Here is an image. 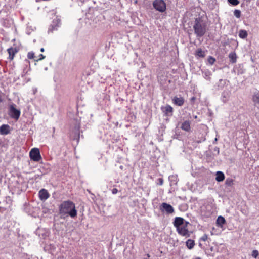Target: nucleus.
<instances>
[{"label":"nucleus","mask_w":259,"mask_h":259,"mask_svg":"<svg viewBox=\"0 0 259 259\" xmlns=\"http://www.w3.org/2000/svg\"><path fill=\"white\" fill-rule=\"evenodd\" d=\"M59 213L63 218L68 215L75 218L77 215L75 204L69 200L63 202L59 206Z\"/></svg>","instance_id":"nucleus-1"},{"label":"nucleus","mask_w":259,"mask_h":259,"mask_svg":"<svg viewBox=\"0 0 259 259\" xmlns=\"http://www.w3.org/2000/svg\"><path fill=\"white\" fill-rule=\"evenodd\" d=\"M193 29L196 37H203L206 32V24L201 18L198 17L195 19Z\"/></svg>","instance_id":"nucleus-2"},{"label":"nucleus","mask_w":259,"mask_h":259,"mask_svg":"<svg viewBox=\"0 0 259 259\" xmlns=\"http://www.w3.org/2000/svg\"><path fill=\"white\" fill-rule=\"evenodd\" d=\"M215 209L214 201L212 199H208L205 201L201 207L202 215L206 218L210 217Z\"/></svg>","instance_id":"nucleus-3"},{"label":"nucleus","mask_w":259,"mask_h":259,"mask_svg":"<svg viewBox=\"0 0 259 259\" xmlns=\"http://www.w3.org/2000/svg\"><path fill=\"white\" fill-rule=\"evenodd\" d=\"M73 124L71 132V135L73 140L78 141L80 137V123L77 119H74L72 121Z\"/></svg>","instance_id":"nucleus-4"},{"label":"nucleus","mask_w":259,"mask_h":259,"mask_svg":"<svg viewBox=\"0 0 259 259\" xmlns=\"http://www.w3.org/2000/svg\"><path fill=\"white\" fill-rule=\"evenodd\" d=\"M153 7L160 12H164L166 9V3L163 0H155L153 2Z\"/></svg>","instance_id":"nucleus-5"},{"label":"nucleus","mask_w":259,"mask_h":259,"mask_svg":"<svg viewBox=\"0 0 259 259\" xmlns=\"http://www.w3.org/2000/svg\"><path fill=\"white\" fill-rule=\"evenodd\" d=\"M16 105L13 104L9 107V115L11 118L17 120L20 116V110L16 108Z\"/></svg>","instance_id":"nucleus-6"},{"label":"nucleus","mask_w":259,"mask_h":259,"mask_svg":"<svg viewBox=\"0 0 259 259\" xmlns=\"http://www.w3.org/2000/svg\"><path fill=\"white\" fill-rule=\"evenodd\" d=\"M29 156L31 160L38 162L41 159V156L38 148H33L29 152Z\"/></svg>","instance_id":"nucleus-7"},{"label":"nucleus","mask_w":259,"mask_h":259,"mask_svg":"<svg viewBox=\"0 0 259 259\" xmlns=\"http://www.w3.org/2000/svg\"><path fill=\"white\" fill-rule=\"evenodd\" d=\"M159 208L161 211L167 214H171L174 212L173 207L170 204L165 202L161 203L160 205Z\"/></svg>","instance_id":"nucleus-8"},{"label":"nucleus","mask_w":259,"mask_h":259,"mask_svg":"<svg viewBox=\"0 0 259 259\" xmlns=\"http://www.w3.org/2000/svg\"><path fill=\"white\" fill-rule=\"evenodd\" d=\"M189 224L188 222L186 221L184 225L179 227L177 228V231L179 234L181 236L189 237L190 236V234L189 233V231L187 229V225Z\"/></svg>","instance_id":"nucleus-9"},{"label":"nucleus","mask_w":259,"mask_h":259,"mask_svg":"<svg viewBox=\"0 0 259 259\" xmlns=\"http://www.w3.org/2000/svg\"><path fill=\"white\" fill-rule=\"evenodd\" d=\"M39 199L43 201H46L50 196L48 191L45 189H41L38 193Z\"/></svg>","instance_id":"nucleus-10"},{"label":"nucleus","mask_w":259,"mask_h":259,"mask_svg":"<svg viewBox=\"0 0 259 259\" xmlns=\"http://www.w3.org/2000/svg\"><path fill=\"white\" fill-rule=\"evenodd\" d=\"M46 248L52 255H56L59 249L58 246L55 244H50L48 246H46Z\"/></svg>","instance_id":"nucleus-11"},{"label":"nucleus","mask_w":259,"mask_h":259,"mask_svg":"<svg viewBox=\"0 0 259 259\" xmlns=\"http://www.w3.org/2000/svg\"><path fill=\"white\" fill-rule=\"evenodd\" d=\"M18 49L16 48L11 47L7 49V52L9 54L8 59L12 60L15 54L18 52Z\"/></svg>","instance_id":"nucleus-12"},{"label":"nucleus","mask_w":259,"mask_h":259,"mask_svg":"<svg viewBox=\"0 0 259 259\" xmlns=\"http://www.w3.org/2000/svg\"><path fill=\"white\" fill-rule=\"evenodd\" d=\"M10 127L8 124H3L0 126V134L2 135H6L10 132Z\"/></svg>","instance_id":"nucleus-13"},{"label":"nucleus","mask_w":259,"mask_h":259,"mask_svg":"<svg viewBox=\"0 0 259 259\" xmlns=\"http://www.w3.org/2000/svg\"><path fill=\"white\" fill-rule=\"evenodd\" d=\"M231 92L229 90H224L221 95V100L224 103H226L230 98Z\"/></svg>","instance_id":"nucleus-14"},{"label":"nucleus","mask_w":259,"mask_h":259,"mask_svg":"<svg viewBox=\"0 0 259 259\" xmlns=\"http://www.w3.org/2000/svg\"><path fill=\"white\" fill-rule=\"evenodd\" d=\"M174 226L177 228L180 226L184 225V219L181 217H176L173 222Z\"/></svg>","instance_id":"nucleus-15"},{"label":"nucleus","mask_w":259,"mask_h":259,"mask_svg":"<svg viewBox=\"0 0 259 259\" xmlns=\"http://www.w3.org/2000/svg\"><path fill=\"white\" fill-rule=\"evenodd\" d=\"M181 128L187 132H190L191 131L190 121L188 120L184 121L181 124Z\"/></svg>","instance_id":"nucleus-16"},{"label":"nucleus","mask_w":259,"mask_h":259,"mask_svg":"<svg viewBox=\"0 0 259 259\" xmlns=\"http://www.w3.org/2000/svg\"><path fill=\"white\" fill-rule=\"evenodd\" d=\"M162 109L165 115L170 116L172 115L173 108L170 105H167L164 107L162 108Z\"/></svg>","instance_id":"nucleus-17"},{"label":"nucleus","mask_w":259,"mask_h":259,"mask_svg":"<svg viewBox=\"0 0 259 259\" xmlns=\"http://www.w3.org/2000/svg\"><path fill=\"white\" fill-rule=\"evenodd\" d=\"M172 100L174 104L179 106H182L184 103V99L182 97H175Z\"/></svg>","instance_id":"nucleus-18"},{"label":"nucleus","mask_w":259,"mask_h":259,"mask_svg":"<svg viewBox=\"0 0 259 259\" xmlns=\"http://www.w3.org/2000/svg\"><path fill=\"white\" fill-rule=\"evenodd\" d=\"M216 177H215V180L218 182H221L224 180L225 179V175L221 171H218L216 172Z\"/></svg>","instance_id":"nucleus-19"},{"label":"nucleus","mask_w":259,"mask_h":259,"mask_svg":"<svg viewBox=\"0 0 259 259\" xmlns=\"http://www.w3.org/2000/svg\"><path fill=\"white\" fill-rule=\"evenodd\" d=\"M226 223L225 218L222 216H219L216 221L217 226L221 228L223 227V225Z\"/></svg>","instance_id":"nucleus-20"},{"label":"nucleus","mask_w":259,"mask_h":259,"mask_svg":"<svg viewBox=\"0 0 259 259\" xmlns=\"http://www.w3.org/2000/svg\"><path fill=\"white\" fill-rule=\"evenodd\" d=\"M252 101L254 106H259V92L254 94L252 96Z\"/></svg>","instance_id":"nucleus-21"},{"label":"nucleus","mask_w":259,"mask_h":259,"mask_svg":"<svg viewBox=\"0 0 259 259\" xmlns=\"http://www.w3.org/2000/svg\"><path fill=\"white\" fill-rule=\"evenodd\" d=\"M195 55L197 58H204L205 56V53L201 48H199L196 51Z\"/></svg>","instance_id":"nucleus-22"},{"label":"nucleus","mask_w":259,"mask_h":259,"mask_svg":"<svg viewBox=\"0 0 259 259\" xmlns=\"http://www.w3.org/2000/svg\"><path fill=\"white\" fill-rule=\"evenodd\" d=\"M203 77L210 81L211 79V72L209 70H205L202 71Z\"/></svg>","instance_id":"nucleus-23"},{"label":"nucleus","mask_w":259,"mask_h":259,"mask_svg":"<svg viewBox=\"0 0 259 259\" xmlns=\"http://www.w3.org/2000/svg\"><path fill=\"white\" fill-rule=\"evenodd\" d=\"M229 58L231 63H234L236 62L237 56L235 52H232L229 54Z\"/></svg>","instance_id":"nucleus-24"},{"label":"nucleus","mask_w":259,"mask_h":259,"mask_svg":"<svg viewBox=\"0 0 259 259\" xmlns=\"http://www.w3.org/2000/svg\"><path fill=\"white\" fill-rule=\"evenodd\" d=\"M238 36L242 39H245L248 36L247 31L243 29L240 30L239 31Z\"/></svg>","instance_id":"nucleus-25"},{"label":"nucleus","mask_w":259,"mask_h":259,"mask_svg":"<svg viewBox=\"0 0 259 259\" xmlns=\"http://www.w3.org/2000/svg\"><path fill=\"white\" fill-rule=\"evenodd\" d=\"M186 244L187 247L189 249H192L195 245L194 241L192 239H188L186 241Z\"/></svg>","instance_id":"nucleus-26"},{"label":"nucleus","mask_w":259,"mask_h":259,"mask_svg":"<svg viewBox=\"0 0 259 259\" xmlns=\"http://www.w3.org/2000/svg\"><path fill=\"white\" fill-rule=\"evenodd\" d=\"M225 184L228 186H232L233 185V180L231 178H227L226 180Z\"/></svg>","instance_id":"nucleus-27"},{"label":"nucleus","mask_w":259,"mask_h":259,"mask_svg":"<svg viewBox=\"0 0 259 259\" xmlns=\"http://www.w3.org/2000/svg\"><path fill=\"white\" fill-rule=\"evenodd\" d=\"M226 82L225 80L220 79L218 83V89H222L225 85Z\"/></svg>","instance_id":"nucleus-28"},{"label":"nucleus","mask_w":259,"mask_h":259,"mask_svg":"<svg viewBox=\"0 0 259 259\" xmlns=\"http://www.w3.org/2000/svg\"><path fill=\"white\" fill-rule=\"evenodd\" d=\"M27 58L29 59H35V56L34 53L32 51L28 52L27 54Z\"/></svg>","instance_id":"nucleus-29"},{"label":"nucleus","mask_w":259,"mask_h":259,"mask_svg":"<svg viewBox=\"0 0 259 259\" xmlns=\"http://www.w3.org/2000/svg\"><path fill=\"white\" fill-rule=\"evenodd\" d=\"M234 15L237 18L241 17V11L239 10H235L234 11Z\"/></svg>","instance_id":"nucleus-30"},{"label":"nucleus","mask_w":259,"mask_h":259,"mask_svg":"<svg viewBox=\"0 0 259 259\" xmlns=\"http://www.w3.org/2000/svg\"><path fill=\"white\" fill-rule=\"evenodd\" d=\"M228 2L233 6H236L239 3V1L238 0H228Z\"/></svg>","instance_id":"nucleus-31"},{"label":"nucleus","mask_w":259,"mask_h":259,"mask_svg":"<svg viewBox=\"0 0 259 259\" xmlns=\"http://www.w3.org/2000/svg\"><path fill=\"white\" fill-rule=\"evenodd\" d=\"M207 61L210 64L212 65L214 63L215 59L212 56H209Z\"/></svg>","instance_id":"nucleus-32"},{"label":"nucleus","mask_w":259,"mask_h":259,"mask_svg":"<svg viewBox=\"0 0 259 259\" xmlns=\"http://www.w3.org/2000/svg\"><path fill=\"white\" fill-rule=\"evenodd\" d=\"M255 117L259 119V106H255Z\"/></svg>","instance_id":"nucleus-33"},{"label":"nucleus","mask_w":259,"mask_h":259,"mask_svg":"<svg viewBox=\"0 0 259 259\" xmlns=\"http://www.w3.org/2000/svg\"><path fill=\"white\" fill-rule=\"evenodd\" d=\"M258 255L259 253L257 250H254L252 251L251 255L253 257L256 258Z\"/></svg>","instance_id":"nucleus-34"},{"label":"nucleus","mask_w":259,"mask_h":259,"mask_svg":"<svg viewBox=\"0 0 259 259\" xmlns=\"http://www.w3.org/2000/svg\"><path fill=\"white\" fill-rule=\"evenodd\" d=\"M208 238V236L206 234L203 235L200 238V240L203 241H205Z\"/></svg>","instance_id":"nucleus-35"},{"label":"nucleus","mask_w":259,"mask_h":259,"mask_svg":"<svg viewBox=\"0 0 259 259\" xmlns=\"http://www.w3.org/2000/svg\"><path fill=\"white\" fill-rule=\"evenodd\" d=\"M39 56L40 58L37 59H34L35 61L37 62V61L41 60L45 58V56L43 55L42 54H40Z\"/></svg>","instance_id":"nucleus-36"},{"label":"nucleus","mask_w":259,"mask_h":259,"mask_svg":"<svg viewBox=\"0 0 259 259\" xmlns=\"http://www.w3.org/2000/svg\"><path fill=\"white\" fill-rule=\"evenodd\" d=\"M54 30H57L56 27H54L53 25L51 26V28L49 29L48 32H52Z\"/></svg>","instance_id":"nucleus-37"},{"label":"nucleus","mask_w":259,"mask_h":259,"mask_svg":"<svg viewBox=\"0 0 259 259\" xmlns=\"http://www.w3.org/2000/svg\"><path fill=\"white\" fill-rule=\"evenodd\" d=\"M117 192H118V190L116 188H113L112 190V193L113 194H116L117 193Z\"/></svg>","instance_id":"nucleus-38"},{"label":"nucleus","mask_w":259,"mask_h":259,"mask_svg":"<svg viewBox=\"0 0 259 259\" xmlns=\"http://www.w3.org/2000/svg\"><path fill=\"white\" fill-rule=\"evenodd\" d=\"M158 180L159 181L158 184L159 185H162L163 184V179L162 178H159Z\"/></svg>","instance_id":"nucleus-39"},{"label":"nucleus","mask_w":259,"mask_h":259,"mask_svg":"<svg viewBox=\"0 0 259 259\" xmlns=\"http://www.w3.org/2000/svg\"><path fill=\"white\" fill-rule=\"evenodd\" d=\"M195 100H196V97L194 96H193L190 98V101H191V103H193Z\"/></svg>","instance_id":"nucleus-40"},{"label":"nucleus","mask_w":259,"mask_h":259,"mask_svg":"<svg viewBox=\"0 0 259 259\" xmlns=\"http://www.w3.org/2000/svg\"><path fill=\"white\" fill-rule=\"evenodd\" d=\"M214 151L216 152L218 154H219V148L217 147H214Z\"/></svg>","instance_id":"nucleus-41"},{"label":"nucleus","mask_w":259,"mask_h":259,"mask_svg":"<svg viewBox=\"0 0 259 259\" xmlns=\"http://www.w3.org/2000/svg\"><path fill=\"white\" fill-rule=\"evenodd\" d=\"M205 140V138L204 137H202L200 140L197 141V142L198 143H199L204 141Z\"/></svg>","instance_id":"nucleus-42"},{"label":"nucleus","mask_w":259,"mask_h":259,"mask_svg":"<svg viewBox=\"0 0 259 259\" xmlns=\"http://www.w3.org/2000/svg\"><path fill=\"white\" fill-rule=\"evenodd\" d=\"M172 178H174V179H176V177H174V176H171V177H169V179L170 180V179H172Z\"/></svg>","instance_id":"nucleus-43"},{"label":"nucleus","mask_w":259,"mask_h":259,"mask_svg":"<svg viewBox=\"0 0 259 259\" xmlns=\"http://www.w3.org/2000/svg\"><path fill=\"white\" fill-rule=\"evenodd\" d=\"M40 51H41V52H43L44 51V48H41V49H40Z\"/></svg>","instance_id":"nucleus-44"},{"label":"nucleus","mask_w":259,"mask_h":259,"mask_svg":"<svg viewBox=\"0 0 259 259\" xmlns=\"http://www.w3.org/2000/svg\"><path fill=\"white\" fill-rule=\"evenodd\" d=\"M217 140H218L217 138H215V140H214V141L213 143H214L215 142H217Z\"/></svg>","instance_id":"nucleus-45"},{"label":"nucleus","mask_w":259,"mask_h":259,"mask_svg":"<svg viewBox=\"0 0 259 259\" xmlns=\"http://www.w3.org/2000/svg\"><path fill=\"white\" fill-rule=\"evenodd\" d=\"M195 259H201V258H200V257H196Z\"/></svg>","instance_id":"nucleus-46"},{"label":"nucleus","mask_w":259,"mask_h":259,"mask_svg":"<svg viewBox=\"0 0 259 259\" xmlns=\"http://www.w3.org/2000/svg\"><path fill=\"white\" fill-rule=\"evenodd\" d=\"M194 117L195 118H197V116H196V115H195V116H194Z\"/></svg>","instance_id":"nucleus-47"},{"label":"nucleus","mask_w":259,"mask_h":259,"mask_svg":"<svg viewBox=\"0 0 259 259\" xmlns=\"http://www.w3.org/2000/svg\"><path fill=\"white\" fill-rule=\"evenodd\" d=\"M120 168H121V169H122V166H120Z\"/></svg>","instance_id":"nucleus-48"},{"label":"nucleus","mask_w":259,"mask_h":259,"mask_svg":"<svg viewBox=\"0 0 259 259\" xmlns=\"http://www.w3.org/2000/svg\"><path fill=\"white\" fill-rule=\"evenodd\" d=\"M147 256H148V257H149V256H149V254H147Z\"/></svg>","instance_id":"nucleus-49"}]
</instances>
